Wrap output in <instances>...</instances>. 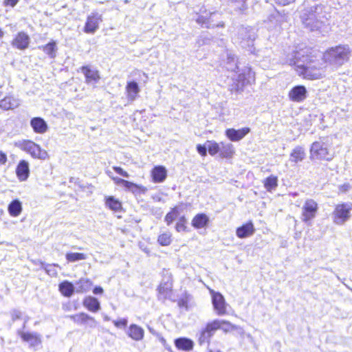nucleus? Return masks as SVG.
<instances>
[{"instance_id": "27", "label": "nucleus", "mask_w": 352, "mask_h": 352, "mask_svg": "<svg viewBox=\"0 0 352 352\" xmlns=\"http://www.w3.org/2000/svg\"><path fill=\"white\" fill-rule=\"evenodd\" d=\"M19 105L18 99L12 96L5 97L0 100V107L4 110L13 109Z\"/></svg>"}, {"instance_id": "56", "label": "nucleus", "mask_w": 352, "mask_h": 352, "mask_svg": "<svg viewBox=\"0 0 352 352\" xmlns=\"http://www.w3.org/2000/svg\"><path fill=\"white\" fill-rule=\"evenodd\" d=\"M178 222H179V223H186V219L185 217H184V216L181 217L179 218V221H178Z\"/></svg>"}, {"instance_id": "4", "label": "nucleus", "mask_w": 352, "mask_h": 352, "mask_svg": "<svg viewBox=\"0 0 352 352\" xmlns=\"http://www.w3.org/2000/svg\"><path fill=\"white\" fill-rule=\"evenodd\" d=\"M351 51L347 45H339L328 50L323 55L325 62L341 66L349 58Z\"/></svg>"}, {"instance_id": "11", "label": "nucleus", "mask_w": 352, "mask_h": 352, "mask_svg": "<svg viewBox=\"0 0 352 352\" xmlns=\"http://www.w3.org/2000/svg\"><path fill=\"white\" fill-rule=\"evenodd\" d=\"M212 296V303L214 310L219 316H223L226 314V303L223 296L219 292H210Z\"/></svg>"}, {"instance_id": "54", "label": "nucleus", "mask_w": 352, "mask_h": 352, "mask_svg": "<svg viewBox=\"0 0 352 352\" xmlns=\"http://www.w3.org/2000/svg\"><path fill=\"white\" fill-rule=\"evenodd\" d=\"M18 0H4L3 3L6 6L14 7L17 3Z\"/></svg>"}, {"instance_id": "37", "label": "nucleus", "mask_w": 352, "mask_h": 352, "mask_svg": "<svg viewBox=\"0 0 352 352\" xmlns=\"http://www.w3.org/2000/svg\"><path fill=\"white\" fill-rule=\"evenodd\" d=\"M234 152L233 145L230 143H220V153L223 157H230Z\"/></svg>"}, {"instance_id": "7", "label": "nucleus", "mask_w": 352, "mask_h": 352, "mask_svg": "<svg viewBox=\"0 0 352 352\" xmlns=\"http://www.w3.org/2000/svg\"><path fill=\"white\" fill-rule=\"evenodd\" d=\"M256 35L255 30L251 27L241 26L238 29L236 42L238 43L241 47L247 49L251 53L254 51V42Z\"/></svg>"}, {"instance_id": "28", "label": "nucleus", "mask_w": 352, "mask_h": 352, "mask_svg": "<svg viewBox=\"0 0 352 352\" xmlns=\"http://www.w3.org/2000/svg\"><path fill=\"white\" fill-rule=\"evenodd\" d=\"M254 78V74L251 69L246 67L242 73H240L238 76V81L241 83V87L245 85L250 83L251 80Z\"/></svg>"}, {"instance_id": "52", "label": "nucleus", "mask_w": 352, "mask_h": 352, "mask_svg": "<svg viewBox=\"0 0 352 352\" xmlns=\"http://www.w3.org/2000/svg\"><path fill=\"white\" fill-rule=\"evenodd\" d=\"M170 289V285H169L168 283H166L164 285H162L161 284L159 287V292L160 293L165 292Z\"/></svg>"}, {"instance_id": "42", "label": "nucleus", "mask_w": 352, "mask_h": 352, "mask_svg": "<svg viewBox=\"0 0 352 352\" xmlns=\"http://www.w3.org/2000/svg\"><path fill=\"white\" fill-rule=\"evenodd\" d=\"M43 50L50 58L56 56V46L55 42H50L43 47Z\"/></svg>"}, {"instance_id": "9", "label": "nucleus", "mask_w": 352, "mask_h": 352, "mask_svg": "<svg viewBox=\"0 0 352 352\" xmlns=\"http://www.w3.org/2000/svg\"><path fill=\"white\" fill-rule=\"evenodd\" d=\"M318 210V204L314 199H307L302 207L301 220L310 226Z\"/></svg>"}, {"instance_id": "14", "label": "nucleus", "mask_w": 352, "mask_h": 352, "mask_svg": "<svg viewBox=\"0 0 352 352\" xmlns=\"http://www.w3.org/2000/svg\"><path fill=\"white\" fill-rule=\"evenodd\" d=\"M288 96L292 101L301 102L307 98V89L303 85H296L289 91Z\"/></svg>"}, {"instance_id": "39", "label": "nucleus", "mask_w": 352, "mask_h": 352, "mask_svg": "<svg viewBox=\"0 0 352 352\" xmlns=\"http://www.w3.org/2000/svg\"><path fill=\"white\" fill-rule=\"evenodd\" d=\"M87 258V254L84 253L67 252L65 254V258L68 263H74L81 260H85Z\"/></svg>"}, {"instance_id": "32", "label": "nucleus", "mask_w": 352, "mask_h": 352, "mask_svg": "<svg viewBox=\"0 0 352 352\" xmlns=\"http://www.w3.org/2000/svg\"><path fill=\"white\" fill-rule=\"evenodd\" d=\"M208 221L209 219L205 214H198L193 218L192 225L195 228H202L208 224Z\"/></svg>"}, {"instance_id": "8", "label": "nucleus", "mask_w": 352, "mask_h": 352, "mask_svg": "<svg viewBox=\"0 0 352 352\" xmlns=\"http://www.w3.org/2000/svg\"><path fill=\"white\" fill-rule=\"evenodd\" d=\"M351 206L349 204L344 203L336 206L332 218L333 222L337 225H342L348 221L351 217Z\"/></svg>"}, {"instance_id": "24", "label": "nucleus", "mask_w": 352, "mask_h": 352, "mask_svg": "<svg viewBox=\"0 0 352 352\" xmlns=\"http://www.w3.org/2000/svg\"><path fill=\"white\" fill-rule=\"evenodd\" d=\"M175 344L178 349L188 351L193 349L194 342L187 338H179L175 340Z\"/></svg>"}, {"instance_id": "21", "label": "nucleus", "mask_w": 352, "mask_h": 352, "mask_svg": "<svg viewBox=\"0 0 352 352\" xmlns=\"http://www.w3.org/2000/svg\"><path fill=\"white\" fill-rule=\"evenodd\" d=\"M16 173L21 181L26 180L30 173L28 162L25 160H21L16 167Z\"/></svg>"}, {"instance_id": "38", "label": "nucleus", "mask_w": 352, "mask_h": 352, "mask_svg": "<svg viewBox=\"0 0 352 352\" xmlns=\"http://www.w3.org/2000/svg\"><path fill=\"white\" fill-rule=\"evenodd\" d=\"M125 188L133 194H145L147 188L143 186H139L131 182L128 181Z\"/></svg>"}, {"instance_id": "60", "label": "nucleus", "mask_w": 352, "mask_h": 352, "mask_svg": "<svg viewBox=\"0 0 352 352\" xmlns=\"http://www.w3.org/2000/svg\"><path fill=\"white\" fill-rule=\"evenodd\" d=\"M26 322H27V320H25V321L24 322V324H23V328H25V327Z\"/></svg>"}, {"instance_id": "47", "label": "nucleus", "mask_w": 352, "mask_h": 352, "mask_svg": "<svg viewBox=\"0 0 352 352\" xmlns=\"http://www.w3.org/2000/svg\"><path fill=\"white\" fill-rule=\"evenodd\" d=\"M113 169L115 170L116 173L122 175V177H126V178L129 177V173L126 171L124 170L121 167L113 166Z\"/></svg>"}, {"instance_id": "30", "label": "nucleus", "mask_w": 352, "mask_h": 352, "mask_svg": "<svg viewBox=\"0 0 352 352\" xmlns=\"http://www.w3.org/2000/svg\"><path fill=\"white\" fill-rule=\"evenodd\" d=\"M105 206L114 212H118L122 208V204L113 196H108L105 197Z\"/></svg>"}, {"instance_id": "43", "label": "nucleus", "mask_w": 352, "mask_h": 352, "mask_svg": "<svg viewBox=\"0 0 352 352\" xmlns=\"http://www.w3.org/2000/svg\"><path fill=\"white\" fill-rule=\"evenodd\" d=\"M206 144L208 151L211 155H214L218 152H220V144H219L217 142L212 141H208Z\"/></svg>"}, {"instance_id": "45", "label": "nucleus", "mask_w": 352, "mask_h": 352, "mask_svg": "<svg viewBox=\"0 0 352 352\" xmlns=\"http://www.w3.org/2000/svg\"><path fill=\"white\" fill-rule=\"evenodd\" d=\"M128 320L126 318L120 320H113L114 325L118 328H125L127 325Z\"/></svg>"}, {"instance_id": "49", "label": "nucleus", "mask_w": 352, "mask_h": 352, "mask_svg": "<svg viewBox=\"0 0 352 352\" xmlns=\"http://www.w3.org/2000/svg\"><path fill=\"white\" fill-rule=\"evenodd\" d=\"M113 179L114 182L117 185L122 186L124 188H125V186L126 185V183L128 182L127 180H125V179H121V178H119V177H113Z\"/></svg>"}, {"instance_id": "18", "label": "nucleus", "mask_w": 352, "mask_h": 352, "mask_svg": "<svg viewBox=\"0 0 352 352\" xmlns=\"http://www.w3.org/2000/svg\"><path fill=\"white\" fill-rule=\"evenodd\" d=\"M255 228L252 221L239 227L236 230V236L240 239L249 237L254 234Z\"/></svg>"}, {"instance_id": "3", "label": "nucleus", "mask_w": 352, "mask_h": 352, "mask_svg": "<svg viewBox=\"0 0 352 352\" xmlns=\"http://www.w3.org/2000/svg\"><path fill=\"white\" fill-rule=\"evenodd\" d=\"M221 329L223 332L228 333L232 330L236 329V326L228 320H214L206 325L199 336V344L202 345L205 343H210V338L214 335L217 330Z\"/></svg>"}, {"instance_id": "5", "label": "nucleus", "mask_w": 352, "mask_h": 352, "mask_svg": "<svg viewBox=\"0 0 352 352\" xmlns=\"http://www.w3.org/2000/svg\"><path fill=\"white\" fill-rule=\"evenodd\" d=\"M221 14L218 12H208L205 6L201 7L197 13L196 22L203 28H213L223 27L224 23L221 21Z\"/></svg>"}, {"instance_id": "53", "label": "nucleus", "mask_w": 352, "mask_h": 352, "mask_svg": "<svg viewBox=\"0 0 352 352\" xmlns=\"http://www.w3.org/2000/svg\"><path fill=\"white\" fill-rule=\"evenodd\" d=\"M175 228L177 232L184 231L186 229L185 223L177 222Z\"/></svg>"}, {"instance_id": "20", "label": "nucleus", "mask_w": 352, "mask_h": 352, "mask_svg": "<svg viewBox=\"0 0 352 352\" xmlns=\"http://www.w3.org/2000/svg\"><path fill=\"white\" fill-rule=\"evenodd\" d=\"M30 125L34 131L37 133H44L48 129L46 122L40 117L33 118L30 120Z\"/></svg>"}, {"instance_id": "25", "label": "nucleus", "mask_w": 352, "mask_h": 352, "mask_svg": "<svg viewBox=\"0 0 352 352\" xmlns=\"http://www.w3.org/2000/svg\"><path fill=\"white\" fill-rule=\"evenodd\" d=\"M127 333L133 340L139 341L143 339L144 331L137 324H131Z\"/></svg>"}, {"instance_id": "61", "label": "nucleus", "mask_w": 352, "mask_h": 352, "mask_svg": "<svg viewBox=\"0 0 352 352\" xmlns=\"http://www.w3.org/2000/svg\"><path fill=\"white\" fill-rule=\"evenodd\" d=\"M209 352H214V351H212V350H210V351H209ZM216 352H221V351H219V350H217Z\"/></svg>"}, {"instance_id": "46", "label": "nucleus", "mask_w": 352, "mask_h": 352, "mask_svg": "<svg viewBox=\"0 0 352 352\" xmlns=\"http://www.w3.org/2000/svg\"><path fill=\"white\" fill-rule=\"evenodd\" d=\"M197 152L201 155H202V156L206 155L207 150H208L207 144L206 143L205 145L198 144L197 146Z\"/></svg>"}, {"instance_id": "41", "label": "nucleus", "mask_w": 352, "mask_h": 352, "mask_svg": "<svg viewBox=\"0 0 352 352\" xmlns=\"http://www.w3.org/2000/svg\"><path fill=\"white\" fill-rule=\"evenodd\" d=\"M172 235L166 232L159 235L157 242L162 246L169 245L172 242Z\"/></svg>"}, {"instance_id": "40", "label": "nucleus", "mask_w": 352, "mask_h": 352, "mask_svg": "<svg viewBox=\"0 0 352 352\" xmlns=\"http://www.w3.org/2000/svg\"><path fill=\"white\" fill-rule=\"evenodd\" d=\"M56 267H58L60 269V267L58 264L42 263L41 265V268L43 269L45 272L52 277H56L58 275V272L55 268Z\"/></svg>"}, {"instance_id": "15", "label": "nucleus", "mask_w": 352, "mask_h": 352, "mask_svg": "<svg viewBox=\"0 0 352 352\" xmlns=\"http://www.w3.org/2000/svg\"><path fill=\"white\" fill-rule=\"evenodd\" d=\"M250 132L249 127H244L241 129H228L226 131V135L232 142H237L242 140Z\"/></svg>"}, {"instance_id": "6", "label": "nucleus", "mask_w": 352, "mask_h": 352, "mask_svg": "<svg viewBox=\"0 0 352 352\" xmlns=\"http://www.w3.org/2000/svg\"><path fill=\"white\" fill-rule=\"evenodd\" d=\"M334 157V152L330 145L323 140L314 142L310 148V158L319 160L331 161Z\"/></svg>"}, {"instance_id": "10", "label": "nucleus", "mask_w": 352, "mask_h": 352, "mask_svg": "<svg viewBox=\"0 0 352 352\" xmlns=\"http://www.w3.org/2000/svg\"><path fill=\"white\" fill-rule=\"evenodd\" d=\"M21 339L28 342L30 349L36 351L42 344L41 336L36 332H25L21 330L17 331Z\"/></svg>"}, {"instance_id": "51", "label": "nucleus", "mask_w": 352, "mask_h": 352, "mask_svg": "<svg viewBox=\"0 0 352 352\" xmlns=\"http://www.w3.org/2000/svg\"><path fill=\"white\" fill-rule=\"evenodd\" d=\"M276 3L282 6L289 5L294 3L296 0H275Z\"/></svg>"}, {"instance_id": "59", "label": "nucleus", "mask_w": 352, "mask_h": 352, "mask_svg": "<svg viewBox=\"0 0 352 352\" xmlns=\"http://www.w3.org/2000/svg\"><path fill=\"white\" fill-rule=\"evenodd\" d=\"M110 320V318H109V317H108L107 316H106L104 317V320L108 321V320Z\"/></svg>"}, {"instance_id": "48", "label": "nucleus", "mask_w": 352, "mask_h": 352, "mask_svg": "<svg viewBox=\"0 0 352 352\" xmlns=\"http://www.w3.org/2000/svg\"><path fill=\"white\" fill-rule=\"evenodd\" d=\"M22 314L19 310L14 309L11 311L12 321H15L21 318Z\"/></svg>"}, {"instance_id": "2", "label": "nucleus", "mask_w": 352, "mask_h": 352, "mask_svg": "<svg viewBox=\"0 0 352 352\" xmlns=\"http://www.w3.org/2000/svg\"><path fill=\"white\" fill-rule=\"evenodd\" d=\"M287 63L290 65H294L296 72L304 78L316 80L322 76V64L320 60L305 56L302 51L294 52L288 56Z\"/></svg>"}, {"instance_id": "36", "label": "nucleus", "mask_w": 352, "mask_h": 352, "mask_svg": "<svg viewBox=\"0 0 352 352\" xmlns=\"http://www.w3.org/2000/svg\"><path fill=\"white\" fill-rule=\"evenodd\" d=\"M265 188L268 192L274 190L278 186V177L274 175H271L263 181Z\"/></svg>"}, {"instance_id": "33", "label": "nucleus", "mask_w": 352, "mask_h": 352, "mask_svg": "<svg viewBox=\"0 0 352 352\" xmlns=\"http://www.w3.org/2000/svg\"><path fill=\"white\" fill-rule=\"evenodd\" d=\"M305 157V153L304 149L300 146H296L290 154V160L292 162L298 163L302 161Z\"/></svg>"}, {"instance_id": "16", "label": "nucleus", "mask_w": 352, "mask_h": 352, "mask_svg": "<svg viewBox=\"0 0 352 352\" xmlns=\"http://www.w3.org/2000/svg\"><path fill=\"white\" fill-rule=\"evenodd\" d=\"M80 70L85 75V82L87 84L97 83L100 79L98 71L91 69L89 66H82Z\"/></svg>"}, {"instance_id": "12", "label": "nucleus", "mask_w": 352, "mask_h": 352, "mask_svg": "<svg viewBox=\"0 0 352 352\" xmlns=\"http://www.w3.org/2000/svg\"><path fill=\"white\" fill-rule=\"evenodd\" d=\"M23 149L29 153L33 157L41 160H45L48 155L46 151L32 141L25 142L23 144Z\"/></svg>"}, {"instance_id": "58", "label": "nucleus", "mask_w": 352, "mask_h": 352, "mask_svg": "<svg viewBox=\"0 0 352 352\" xmlns=\"http://www.w3.org/2000/svg\"><path fill=\"white\" fill-rule=\"evenodd\" d=\"M3 36V31L0 29V38L2 37Z\"/></svg>"}, {"instance_id": "13", "label": "nucleus", "mask_w": 352, "mask_h": 352, "mask_svg": "<svg viewBox=\"0 0 352 352\" xmlns=\"http://www.w3.org/2000/svg\"><path fill=\"white\" fill-rule=\"evenodd\" d=\"M67 317L78 324H87L90 328H95L97 326L96 320L93 317L84 312L74 315H69Z\"/></svg>"}, {"instance_id": "22", "label": "nucleus", "mask_w": 352, "mask_h": 352, "mask_svg": "<svg viewBox=\"0 0 352 352\" xmlns=\"http://www.w3.org/2000/svg\"><path fill=\"white\" fill-rule=\"evenodd\" d=\"M83 306L89 311L92 312H97L100 309V303L98 300L93 296H87L84 298L82 302Z\"/></svg>"}, {"instance_id": "23", "label": "nucleus", "mask_w": 352, "mask_h": 352, "mask_svg": "<svg viewBox=\"0 0 352 352\" xmlns=\"http://www.w3.org/2000/svg\"><path fill=\"white\" fill-rule=\"evenodd\" d=\"M167 176L166 169L162 166H155L152 170L153 180L155 183L164 182Z\"/></svg>"}, {"instance_id": "34", "label": "nucleus", "mask_w": 352, "mask_h": 352, "mask_svg": "<svg viewBox=\"0 0 352 352\" xmlns=\"http://www.w3.org/2000/svg\"><path fill=\"white\" fill-rule=\"evenodd\" d=\"M226 67L228 71L238 72L239 67L236 61L235 56L231 52H227L226 53Z\"/></svg>"}, {"instance_id": "17", "label": "nucleus", "mask_w": 352, "mask_h": 352, "mask_svg": "<svg viewBox=\"0 0 352 352\" xmlns=\"http://www.w3.org/2000/svg\"><path fill=\"white\" fill-rule=\"evenodd\" d=\"M102 21L101 16L98 14H93L89 16L85 26L86 33H94L98 28L99 23Z\"/></svg>"}, {"instance_id": "44", "label": "nucleus", "mask_w": 352, "mask_h": 352, "mask_svg": "<svg viewBox=\"0 0 352 352\" xmlns=\"http://www.w3.org/2000/svg\"><path fill=\"white\" fill-rule=\"evenodd\" d=\"M179 215V212L177 208H174L169 212L165 217V221L168 225H170Z\"/></svg>"}, {"instance_id": "26", "label": "nucleus", "mask_w": 352, "mask_h": 352, "mask_svg": "<svg viewBox=\"0 0 352 352\" xmlns=\"http://www.w3.org/2000/svg\"><path fill=\"white\" fill-rule=\"evenodd\" d=\"M60 292L65 297H70L76 291V287L72 283L64 280L58 285Z\"/></svg>"}, {"instance_id": "55", "label": "nucleus", "mask_w": 352, "mask_h": 352, "mask_svg": "<svg viewBox=\"0 0 352 352\" xmlns=\"http://www.w3.org/2000/svg\"><path fill=\"white\" fill-rule=\"evenodd\" d=\"M93 293L96 295L101 294L103 293V289L100 286H97L94 289Z\"/></svg>"}, {"instance_id": "50", "label": "nucleus", "mask_w": 352, "mask_h": 352, "mask_svg": "<svg viewBox=\"0 0 352 352\" xmlns=\"http://www.w3.org/2000/svg\"><path fill=\"white\" fill-rule=\"evenodd\" d=\"M8 160L7 155L0 151V166L4 165Z\"/></svg>"}, {"instance_id": "29", "label": "nucleus", "mask_w": 352, "mask_h": 352, "mask_svg": "<svg viewBox=\"0 0 352 352\" xmlns=\"http://www.w3.org/2000/svg\"><path fill=\"white\" fill-rule=\"evenodd\" d=\"M126 89L129 100L131 101L134 100L140 92L138 84L135 81L129 82H127Z\"/></svg>"}, {"instance_id": "1", "label": "nucleus", "mask_w": 352, "mask_h": 352, "mask_svg": "<svg viewBox=\"0 0 352 352\" xmlns=\"http://www.w3.org/2000/svg\"><path fill=\"white\" fill-rule=\"evenodd\" d=\"M330 17V7L322 3L305 6L300 12L302 25L311 32H322L327 28Z\"/></svg>"}, {"instance_id": "57", "label": "nucleus", "mask_w": 352, "mask_h": 352, "mask_svg": "<svg viewBox=\"0 0 352 352\" xmlns=\"http://www.w3.org/2000/svg\"><path fill=\"white\" fill-rule=\"evenodd\" d=\"M160 341H161L162 343H165L166 342V340L164 338H160Z\"/></svg>"}, {"instance_id": "19", "label": "nucleus", "mask_w": 352, "mask_h": 352, "mask_svg": "<svg viewBox=\"0 0 352 352\" xmlns=\"http://www.w3.org/2000/svg\"><path fill=\"white\" fill-rule=\"evenodd\" d=\"M30 43V37L25 32H19L12 41V45L19 50L28 48Z\"/></svg>"}, {"instance_id": "35", "label": "nucleus", "mask_w": 352, "mask_h": 352, "mask_svg": "<svg viewBox=\"0 0 352 352\" xmlns=\"http://www.w3.org/2000/svg\"><path fill=\"white\" fill-rule=\"evenodd\" d=\"M8 212L12 217L19 216L22 210L21 203L18 199L13 200L8 206Z\"/></svg>"}, {"instance_id": "31", "label": "nucleus", "mask_w": 352, "mask_h": 352, "mask_svg": "<svg viewBox=\"0 0 352 352\" xmlns=\"http://www.w3.org/2000/svg\"><path fill=\"white\" fill-rule=\"evenodd\" d=\"M92 285V282L87 278H80L76 283V292L83 293L89 291Z\"/></svg>"}]
</instances>
